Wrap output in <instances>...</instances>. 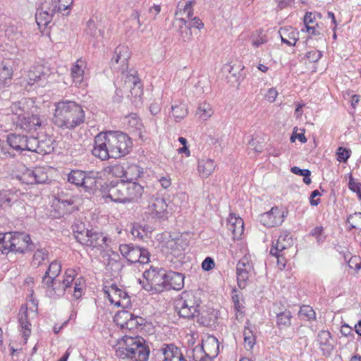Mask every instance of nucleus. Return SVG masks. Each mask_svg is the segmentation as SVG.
<instances>
[{"label": "nucleus", "mask_w": 361, "mask_h": 361, "mask_svg": "<svg viewBox=\"0 0 361 361\" xmlns=\"http://www.w3.org/2000/svg\"><path fill=\"white\" fill-rule=\"evenodd\" d=\"M59 202V207L60 209H63L65 211L63 213L64 214L65 213H71L73 212V204H74V200L73 197H67L63 198V197H59L58 199Z\"/></svg>", "instance_id": "nucleus-50"}, {"label": "nucleus", "mask_w": 361, "mask_h": 361, "mask_svg": "<svg viewBox=\"0 0 361 361\" xmlns=\"http://www.w3.org/2000/svg\"><path fill=\"white\" fill-rule=\"evenodd\" d=\"M213 109L209 103L202 102L199 104L197 110V114H198L202 120H207L213 115Z\"/></svg>", "instance_id": "nucleus-45"}, {"label": "nucleus", "mask_w": 361, "mask_h": 361, "mask_svg": "<svg viewBox=\"0 0 361 361\" xmlns=\"http://www.w3.org/2000/svg\"><path fill=\"white\" fill-rule=\"evenodd\" d=\"M267 42V39L265 35L260 33L255 38L252 40V44L255 47H259L260 45L265 44Z\"/></svg>", "instance_id": "nucleus-63"}, {"label": "nucleus", "mask_w": 361, "mask_h": 361, "mask_svg": "<svg viewBox=\"0 0 361 361\" xmlns=\"http://www.w3.org/2000/svg\"><path fill=\"white\" fill-rule=\"evenodd\" d=\"M11 252L26 253L32 251L35 245L26 233L11 232Z\"/></svg>", "instance_id": "nucleus-15"}, {"label": "nucleus", "mask_w": 361, "mask_h": 361, "mask_svg": "<svg viewBox=\"0 0 361 361\" xmlns=\"http://www.w3.org/2000/svg\"><path fill=\"white\" fill-rule=\"evenodd\" d=\"M32 304L33 307L22 306L18 314L19 328L25 343L31 334L30 321L37 314V304L34 301H32Z\"/></svg>", "instance_id": "nucleus-11"}, {"label": "nucleus", "mask_w": 361, "mask_h": 361, "mask_svg": "<svg viewBox=\"0 0 361 361\" xmlns=\"http://www.w3.org/2000/svg\"><path fill=\"white\" fill-rule=\"evenodd\" d=\"M61 271V263L56 260L51 262L46 271L43 277H51L54 276V279L58 278L59 274Z\"/></svg>", "instance_id": "nucleus-48"}, {"label": "nucleus", "mask_w": 361, "mask_h": 361, "mask_svg": "<svg viewBox=\"0 0 361 361\" xmlns=\"http://www.w3.org/2000/svg\"><path fill=\"white\" fill-rule=\"evenodd\" d=\"M118 67L116 68V66L113 64H110L111 68L116 73H121V80H124L126 74H130L132 71H134L133 70L128 71V66H126L125 67H123L121 64L120 61H118L117 63H116Z\"/></svg>", "instance_id": "nucleus-56"}, {"label": "nucleus", "mask_w": 361, "mask_h": 361, "mask_svg": "<svg viewBox=\"0 0 361 361\" xmlns=\"http://www.w3.org/2000/svg\"><path fill=\"white\" fill-rule=\"evenodd\" d=\"M126 181L117 182L115 185H111L106 197L111 201L118 203H123L124 193L126 192Z\"/></svg>", "instance_id": "nucleus-32"}, {"label": "nucleus", "mask_w": 361, "mask_h": 361, "mask_svg": "<svg viewBox=\"0 0 361 361\" xmlns=\"http://www.w3.org/2000/svg\"><path fill=\"white\" fill-rule=\"evenodd\" d=\"M179 35L184 41L188 40L192 37V32L190 26H179Z\"/></svg>", "instance_id": "nucleus-62"}, {"label": "nucleus", "mask_w": 361, "mask_h": 361, "mask_svg": "<svg viewBox=\"0 0 361 361\" xmlns=\"http://www.w3.org/2000/svg\"><path fill=\"white\" fill-rule=\"evenodd\" d=\"M347 222L350 225L351 228L361 230V212L350 214L347 218Z\"/></svg>", "instance_id": "nucleus-54"}, {"label": "nucleus", "mask_w": 361, "mask_h": 361, "mask_svg": "<svg viewBox=\"0 0 361 361\" xmlns=\"http://www.w3.org/2000/svg\"><path fill=\"white\" fill-rule=\"evenodd\" d=\"M245 348L252 349L255 344V338L249 328L245 327L243 333Z\"/></svg>", "instance_id": "nucleus-55"}, {"label": "nucleus", "mask_w": 361, "mask_h": 361, "mask_svg": "<svg viewBox=\"0 0 361 361\" xmlns=\"http://www.w3.org/2000/svg\"><path fill=\"white\" fill-rule=\"evenodd\" d=\"M126 162H116V164L106 167L105 169V171L112 176L125 178V176H126Z\"/></svg>", "instance_id": "nucleus-41"}, {"label": "nucleus", "mask_w": 361, "mask_h": 361, "mask_svg": "<svg viewBox=\"0 0 361 361\" xmlns=\"http://www.w3.org/2000/svg\"><path fill=\"white\" fill-rule=\"evenodd\" d=\"M126 192L124 193V203L138 202L142 197L144 188L137 183L126 181Z\"/></svg>", "instance_id": "nucleus-24"}, {"label": "nucleus", "mask_w": 361, "mask_h": 361, "mask_svg": "<svg viewBox=\"0 0 361 361\" xmlns=\"http://www.w3.org/2000/svg\"><path fill=\"white\" fill-rule=\"evenodd\" d=\"M129 20L133 26H137L138 29H140L142 24L146 20L145 17V9L136 8L133 10L129 18Z\"/></svg>", "instance_id": "nucleus-43"}, {"label": "nucleus", "mask_w": 361, "mask_h": 361, "mask_svg": "<svg viewBox=\"0 0 361 361\" xmlns=\"http://www.w3.org/2000/svg\"><path fill=\"white\" fill-rule=\"evenodd\" d=\"M18 202V196L11 190L0 191V208L7 209Z\"/></svg>", "instance_id": "nucleus-39"}, {"label": "nucleus", "mask_w": 361, "mask_h": 361, "mask_svg": "<svg viewBox=\"0 0 361 361\" xmlns=\"http://www.w3.org/2000/svg\"><path fill=\"white\" fill-rule=\"evenodd\" d=\"M168 204L166 200L159 197H152L148 206L145 208V214L147 219H165L168 216Z\"/></svg>", "instance_id": "nucleus-12"}, {"label": "nucleus", "mask_w": 361, "mask_h": 361, "mask_svg": "<svg viewBox=\"0 0 361 361\" xmlns=\"http://www.w3.org/2000/svg\"><path fill=\"white\" fill-rule=\"evenodd\" d=\"M126 176H125V178L130 181H132L134 179H137L140 176V174L142 173L140 168L136 165V164H128V163L126 162Z\"/></svg>", "instance_id": "nucleus-47"}, {"label": "nucleus", "mask_w": 361, "mask_h": 361, "mask_svg": "<svg viewBox=\"0 0 361 361\" xmlns=\"http://www.w3.org/2000/svg\"><path fill=\"white\" fill-rule=\"evenodd\" d=\"M50 75L51 71L48 66H34L27 72V83L31 85L37 83L38 85L42 86L46 83Z\"/></svg>", "instance_id": "nucleus-19"}, {"label": "nucleus", "mask_w": 361, "mask_h": 361, "mask_svg": "<svg viewBox=\"0 0 361 361\" xmlns=\"http://www.w3.org/2000/svg\"><path fill=\"white\" fill-rule=\"evenodd\" d=\"M119 251L121 255L130 264L138 262L145 264L149 262V251L132 243L120 245Z\"/></svg>", "instance_id": "nucleus-10"}, {"label": "nucleus", "mask_w": 361, "mask_h": 361, "mask_svg": "<svg viewBox=\"0 0 361 361\" xmlns=\"http://www.w3.org/2000/svg\"><path fill=\"white\" fill-rule=\"evenodd\" d=\"M186 243L181 237L169 239L166 245L167 253L176 257L183 255Z\"/></svg>", "instance_id": "nucleus-35"}, {"label": "nucleus", "mask_w": 361, "mask_h": 361, "mask_svg": "<svg viewBox=\"0 0 361 361\" xmlns=\"http://www.w3.org/2000/svg\"><path fill=\"white\" fill-rule=\"evenodd\" d=\"M164 356L162 361H187L180 349L174 344H164L160 349Z\"/></svg>", "instance_id": "nucleus-28"}, {"label": "nucleus", "mask_w": 361, "mask_h": 361, "mask_svg": "<svg viewBox=\"0 0 361 361\" xmlns=\"http://www.w3.org/2000/svg\"><path fill=\"white\" fill-rule=\"evenodd\" d=\"M108 147L112 158L118 159L129 154L133 147L131 138L126 133L119 131L106 132Z\"/></svg>", "instance_id": "nucleus-7"}, {"label": "nucleus", "mask_w": 361, "mask_h": 361, "mask_svg": "<svg viewBox=\"0 0 361 361\" xmlns=\"http://www.w3.org/2000/svg\"><path fill=\"white\" fill-rule=\"evenodd\" d=\"M6 142L12 149L18 152L30 151V137L27 135L11 133L7 135Z\"/></svg>", "instance_id": "nucleus-22"}, {"label": "nucleus", "mask_w": 361, "mask_h": 361, "mask_svg": "<svg viewBox=\"0 0 361 361\" xmlns=\"http://www.w3.org/2000/svg\"><path fill=\"white\" fill-rule=\"evenodd\" d=\"M317 341L324 355H329L334 350V341L329 331H320L317 335Z\"/></svg>", "instance_id": "nucleus-30"}, {"label": "nucleus", "mask_w": 361, "mask_h": 361, "mask_svg": "<svg viewBox=\"0 0 361 361\" xmlns=\"http://www.w3.org/2000/svg\"><path fill=\"white\" fill-rule=\"evenodd\" d=\"M165 281V289L180 290L184 286V276L179 272L168 271Z\"/></svg>", "instance_id": "nucleus-31"}, {"label": "nucleus", "mask_w": 361, "mask_h": 361, "mask_svg": "<svg viewBox=\"0 0 361 361\" xmlns=\"http://www.w3.org/2000/svg\"><path fill=\"white\" fill-rule=\"evenodd\" d=\"M276 317V324L279 329L287 328L291 325L292 313L290 310L284 309L281 311L274 310Z\"/></svg>", "instance_id": "nucleus-38"}, {"label": "nucleus", "mask_w": 361, "mask_h": 361, "mask_svg": "<svg viewBox=\"0 0 361 361\" xmlns=\"http://www.w3.org/2000/svg\"><path fill=\"white\" fill-rule=\"evenodd\" d=\"M253 270V263L246 256L240 259L236 265L238 286L243 289L246 287L250 274Z\"/></svg>", "instance_id": "nucleus-18"}, {"label": "nucleus", "mask_w": 361, "mask_h": 361, "mask_svg": "<svg viewBox=\"0 0 361 361\" xmlns=\"http://www.w3.org/2000/svg\"><path fill=\"white\" fill-rule=\"evenodd\" d=\"M11 252L26 253L32 251L35 245L26 233L11 232Z\"/></svg>", "instance_id": "nucleus-14"}, {"label": "nucleus", "mask_w": 361, "mask_h": 361, "mask_svg": "<svg viewBox=\"0 0 361 361\" xmlns=\"http://www.w3.org/2000/svg\"><path fill=\"white\" fill-rule=\"evenodd\" d=\"M104 293L111 304L116 307L127 308L131 305L130 298L128 293L124 290L119 288L116 284L105 287Z\"/></svg>", "instance_id": "nucleus-13"}, {"label": "nucleus", "mask_w": 361, "mask_h": 361, "mask_svg": "<svg viewBox=\"0 0 361 361\" xmlns=\"http://www.w3.org/2000/svg\"><path fill=\"white\" fill-rule=\"evenodd\" d=\"M82 106L71 100H61L55 104L53 122L60 128L73 130L85 121Z\"/></svg>", "instance_id": "nucleus-2"}, {"label": "nucleus", "mask_w": 361, "mask_h": 361, "mask_svg": "<svg viewBox=\"0 0 361 361\" xmlns=\"http://www.w3.org/2000/svg\"><path fill=\"white\" fill-rule=\"evenodd\" d=\"M11 232L0 233V252L2 254L11 252Z\"/></svg>", "instance_id": "nucleus-44"}, {"label": "nucleus", "mask_w": 361, "mask_h": 361, "mask_svg": "<svg viewBox=\"0 0 361 361\" xmlns=\"http://www.w3.org/2000/svg\"><path fill=\"white\" fill-rule=\"evenodd\" d=\"M51 3V1L45 0L42 4L41 8H38L36 12V22L39 27L47 26L51 21L54 14L58 13L57 11H51V7H52Z\"/></svg>", "instance_id": "nucleus-25"}, {"label": "nucleus", "mask_w": 361, "mask_h": 361, "mask_svg": "<svg viewBox=\"0 0 361 361\" xmlns=\"http://www.w3.org/2000/svg\"><path fill=\"white\" fill-rule=\"evenodd\" d=\"M227 228L231 233L232 238L238 239L244 231V222L240 217L231 214L227 219Z\"/></svg>", "instance_id": "nucleus-29"}, {"label": "nucleus", "mask_w": 361, "mask_h": 361, "mask_svg": "<svg viewBox=\"0 0 361 361\" xmlns=\"http://www.w3.org/2000/svg\"><path fill=\"white\" fill-rule=\"evenodd\" d=\"M195 0L188 1L183 9L178 8L176 11V16L182 15L183 13H186L188 18H191L193 16V6L195 4Z\"/></svg>", "instance_id": "nucleus-53"}, {"label": "nucleus", "mask_w": 361, "mask_h": 361, "mask_svg": "<svg viewBox=\"0 0 361 361\" xmlns=\"http://www.w3.org/2000/svg\"><path fill=\"white\" fill-rule=\"evenodd\" d=\"M216 164L212 159H201L197 161V171L202 178H207L214 171Z\"/></svg>", "instance_id": "nucleus-37"}, {"label": "nucleus", "mask_w": 361, "mask_h": 361, "mask_svg": "<svg viewBox=\"0 0 361 361\" xmlns=\"http://www.w3.org/2000/svg\"><path fill=\"white\" fill-rule=\"evenodd\" d=\"M279 33L281 42L289 45L295 46L299 39V32L291 26H284L280 28Z\"/></svg>", "instance_id": "nucleus-33"}, {"label": "nucleus", "mask_w": 361, "mask_h": 361, "mask_svg": "<svg viewBox=\"0 0 361 361\" xmlns=\"http://www.w3.org/2000/svg\"><path fill=\"white\" fill-rule=\"evenodd\" d=\"M12 74L11 68L6 66H3L0 68V89L11 81Z\"/></svg>", "instance_id": "nucleus-49"}, {"label": "nucleus", "mask_w": 361, "mask_h": 361, "mask_svg": "<svg viewBox=\"0 0 361 361\" xmlns=\"http://www.w3.org/2000/svg\"><path fill=\"white\" fill-rule=\"evenodd\" d=\"M107 142L106 133H100L94 137L92 153L94 157L102 161L112 158Z\"/></svg>", "instance_id": "nucleus-17"}, {"label": "nucleus", "mask_w": 361, "mask_h": 361, "mask_svg": "<svg viewBox=\"0 0 361 361\" xmlns=\"http://www.w3.org/2000/svg\"><path fill=\"white\" fill-rule=\"evenodd\" d=\"M98 177V172L72 170L68 175V181L78 187H82L86 192H91L96 188V178Z\"/></svg>", "instance_id": "nucleus-9"}, {"label": "nucleus", "mask_w": 361, "mask_h": 361, "mask_svg": "<svg viewBox=\"0 0 361 361\" xmlns=\"http://www.w3.org/2000/svg\"><path fill=\"white\" fill-rule=\"evenodd\" d=\"M149 353V347L141 336H124L116 348V355L128 361H147Z\"/></svg>", "instance_id": "nucleus-3"}, {"label": "nucleus", "mask_w": 361, "mask_h": 361, "mask_svg": "<svg viewBox=\"0 0 361 361\" xmlns=\"http://www.w3.org/2000/svg\"><path fill=\"white\" fill-rule=\"evenodd\" d=\"M30 152L44 155L51 153L54 149V141L51 136L30 137Z\"/></svg>", "instance_id": "nucleus-16"}, {"label": "nucleus", "mask_w": 361, "mask_h": 361, "mask_svg": "<svg viewBox=\"0 0 361 361\" xmlns=\"http://www.w3.org/2000/svg\"><path fill=\"white\" fill-rule=\"evenodd\" d=\"M86 66L87 63L85 61L82 59H79L71 68V75L73 83L77 87L83 88L87 85L84 80L85 69L86 68Z\"/></svg>", "instance_id": "nucleus-23"}, {"label": "nucleus", "mask_w": 361, "mask_h": 361, "mask_svg": "<svg viewBox=\"0 0 361 361\" xmlns=\"http://www.w3.org/2000/svg\"><path fill=\"white\" fill-rule=\"evenodd\" d=\"M299 315L307 321L316 319V313L313 308L309 305H302L300 307Z\"/></svg>", "instance_id": "nucleus-51"}, {"label": "nucleus", "mask_w": 361, "mask_h": 361, "mask_svg": "<svg viewBox=\"0 0 361 361\" xmlns=\"http://www.w3.org/2000/svg\"><path fill=\"white\" fill-rule=\"evenodd\" d=\"M305 56L310 62L314 63L318 61L322 58V53L318 50H311L306 53Z\"/></svg>", "instance_id": "nucleus-60"}, {"label": "nucleus", "mask_w": 361, "mask_h": 361, "mask_svg": "<svg viewBox=\"0 0 361 361\" xmlns=\"http://www.w3.org/2000/svg\"><path fill=\"white\" fill-rule=\"evenodd\" d=\"M351 151L344 147H339L337 149V160L339 162H345L350 156Z\"/></svg>", "instance_id": "nucleus-57"}, {"label": "nucleus", "mask_w": 361, "mask_h": 361, "mask_svg": "<svg viewBox=\"0 0 361 361\" xmlns=\"http://www.w3.org/2000/svg\"><path fill=\"white\" fill-rule=\"evenodd\" d=\"M293 243L292 237L290 235V233L288 231H284L281 233L276 242L273 241L272 245L270 248V255H281V252H283L284 250L288 249L291 246Z\"/></svg>", "instance_id": "nucleus-26"}, {"label": "nucleus", "mask_w": 361, "mask_h": 361, "mask_svg": "<svg viewBox=\"0 0 361 361\" xmlns=\"http://www.w3.org/2000/svg\"><path fill=\"white\" fill-rule=\"evenodd\" d=\"M188 114L186 104L183 103L174 104L171 106V116L176 122L182 121Z\"/></svg>", "instance_id": "nucleus-40"}, {"label": "nucleus", "mask_w": 361, "mask_h": 361, "mask_svg": "<svg viewBox=\"0 0 361 361\" xmlns=\"http://www.w3.org/2000/svg\"><path fill=\"white\" fill-rule=\"evenodd\" d=\"M124 80V87L130 91L132 98H140L143 94L142 85L136 71L126 74Z\"/></svg>", "instance_id": "nucleus-21"}, {"label": "nucleus", "mask_w": 361, "mask_h": 361, "mask_svg": "<svg viewBox=\"0 0 361 361\" xmlns=\"http://www.w3.org/2000/svg\"><path fill=\"white\" fill-rule=\"evenodd\" d=\"M49 259V251L46 248L39 247L33 253L31 264L33 267H38L43 262Z\"/></svg>", "instance_id": "nucleus-42"}, {"label": "nucleus", "mask_w": 361, "mask_h": 361, "mask_svg": "<svg viewBox=\"0 0 361 361\" xmlns=\"http://www.w3.org/2000/svg\"><path fill=\"white\" fill-rule=\"evenodd\" d=\"M198 292L183 291L176 301V310L180 317L186 319L198 318L202 300Z\"/></svg>", "instance_id": "nucleus-5"}, {"label": "nucleus", "mask_w": 361, "mask_h": 361, "mask_svg": "<svg viewBox=\"0 0 361 361\" xmlns=\"http://www.w3.org/2000/svg\"><path fill=\"white\" fill-rule=\"evenodd\" d=\"M191 357L194 361H211V360L207 357L201 345H197L194 348Z\"/></svg>", "instance_id": "nucleus-52"}, {"label": "nucleus", "mask_w": 361, "mask_h": 361, "mask_svg": "<svg viewBox=\"0 0 361 361\" xmlns=\"http://www.w3.org/2000/svg\"><path fill=\"white\" fill-rule=\"evenodd\" d=\"M201 346L211 361L219 354V343L217 338L214 336H209L203 340Z\"/></svg>", "instance_id": "nucleus-34"}, {"label": "nucleus", "mask_w": 361, "mask_h": 361, "mask_svg": "<svg viewBox=\"0 0 361 361\" xmlns=\"http://www.w3.org/2000/svg\"><path fill=\"white\" fill-rule=\"evenodd\" d=\"M157 178L164 189L167 190L171 186V179L169 175L159 176Z\"/></svg>", "instance_id": "nucleus-61"}, {"label": "nucleus", "mask_w": 361, "mask_h": 361, "mask_svg": "<svg viewBox=\"0 0 361 361\" xmlns=\"http://www.w3.org/2000/svg\"><path fill=\"white\" fill-rule=\"evenodd\" d=\"M85 32L87 35H90L91 37H97V28L95 22L92 19H90L87 22V28L85 30Z\"/></svg>", "instance_id": "nucleus-59"}, {"label": "nucleus", "mask_w": 361, "mask_h": 361, "mask_svg": "<svg viewBox=\"0 0 361 361\" xmlns=\"http://www.w3.org/2000/svg\"><path fill=\"white\" fill-rule=\"evenodd\" d=\"M348 266L350 268H354L356 271H358L361 269V260L357 257L354 256L349 260Z\"/></svg>", "instance_id": "nucleus-64"}, {"label": "nucleus", "mask_w": 361, "mask_h": 361, "mask_svg": "<svg viewBox=\"0 0 361 361\" xmlns=\"http://www.w3.org/2000/svg\"><path fill=\"white\" fill-rule=\"evenodd\" d=\"M166 275L167 271L165 269L151 267L149 270L144 271L143 281H140V283L147 291H161L165 289Z\"/></svg>", "instance_id": "nucleus-8"}, {"label": "nucleus", "mask_w": 361, "mask_h": 361, "mask_svg": "<svg viewBox=\"0 0 361 361\" xmlns=\"http://www.w3.org/2000/svg\"><path fill=\"white\" fill-rule=\"evenodd\" d=\"M348 188L351 191L357 192L360 199H361V183L355 181L351 175L349 178Z\"/></svg>", "instance_id": "nucleus-58"}, {"label": "nucleus", "mask_w": 361, "mask_h": 361, "mask_svg": "<svg viewBox=\"0 0 361 361\" xmlns=\"http://www.w3.org/2000/svg\"><path fill=\"white\" fill-rule=\"evenodd\" d=\"M77 272L73 269H67L63 276V279L54 276L42 277V283L45 288L46 295L51 298L63 296L66 293L71 294L75 299L80 298L85 287L82 277L75 279Z\"/></svg>", "instance_id": "nucleus-1"}, {"label": "nucleus", "mask_w": 361, "mask_h": 361, "mask_svg": "<svg viewBox=\"0 0 361 361\" xmlns=\"http://www.w3.org/2000/svg\"><path fill=\"white\" fill-rule=\"evenodd\" d=\"M286 215L284 212L279 209L277 207H274L270 211L264 212L259 215V221L266 227H274L281 225Z\"/></svg>", "instance_id": "nucleus-20"}, {"label": "nucleus", "mask_w": 361, "mask_h": 361, "mask_svg": "<svg viewBox=\"0 0 361 361\" xmlns=\"http://www.w3.org/2000/svg\"><path fill=\"white\" fill-rule=\"evenodd\" d=\"M132 314L133 313L128 311L122 310L115 315L114 320L118 326L124 329L126 324L128 322V320L130 319V318H132Z\"/></svg>", "instance_id": "nucleus-46"}, {"label": "nucleus", "mask_w": 361, "mask_h": 361, "mask_svg": "<svg viewBox=\"0 0 361 361\" xmlns=\"http://www.w3.org/2000/svg\"><path fill=\"white\" fill-rule=\"evenodd\" d=\"M130 58L129 49L126 45H118L114 51L113 57L111 59L110 64L118 67L116 64L119 61L123 67L128 66V59Z\"/></svg>", "instance_id": "nucleus-36"}, {"label": "nucleus", "mask_w": 361, "mask_h": 361, "mask_svg": "<svg viewBox=\"0 0 361 361\" xmlns=\"http://www.w3.org/2000/svg\"><path fill=\"white\" fill-rule=\"evenodd\" d=\"M11 109L12 111V120L20 129L28 133L37 130L42 126V120L37 114H35L37 107L32 101L22 99L13 103Z\"/></svg>", "instance_id": "nucleus-4"}, {"label": "nucleus", "mask_w": 361, "mask_h": 361, "mask_svg": "<svg viewBox=\"0 0 361 361\" xmlns=\"http://www.w3.org/2000/svg\"><path fill=\"white\" fill-rule=\"evenodd\" d=\"M80 227L82 229L75 230V238L79 243L101 252L106 249L111 241L107 236L104 235L102 233L85 228V225H80Z\"/></svg>", "instance_id": "nucleus-6"}, {"label": "nucleus", "mask_w": 361, "mask_h": 361, "mask_svg": "<svg viewBox=\"0 0 361 361\" xmlns=\"http://www.w3.org/2000/svg\"><path fill=\"white\" fill-rule=\"evenodd\" d=\"M23 179L27 184H42L48 180V176L44 168L36 167L23 173Z\"/></svg>", "instance_id": "nucleus-27"}]
</instances>
